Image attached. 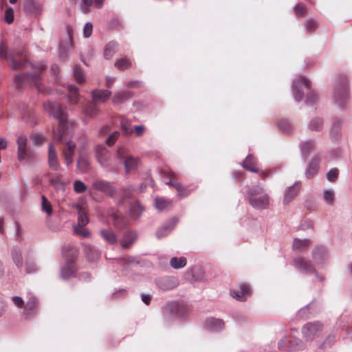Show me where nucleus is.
Returning <instances> with one entry per match:
<instances>
[{
    "label": "nucleus",
    "instance_id": "f257e3e1",
    "mask_svg": "<svg viewBox=\"0 0 352 352\" xmlns=\"http://www.w3.org/2000/svg\"><path fill=\"white\" fill-rule=\"evenodd\" d=\"M44 110L50 116H53L60 121L59 133L57 135V140L64 145L63 151L65 164L69 166L73 163V157L76 151V144L69 140L64 131L65 116L62 107L57 102L48 101L43 103Z\"/></svg>",
    "mask_w": 352,
    "mask_h": 352
},
{
    "label": "nucleus",
    "instance_id": "f03ea898",
    "mask_svg": "<svg viewBox=\"0 0 352 352\" xmlns=\"http://www.w3.org/2000/svg\"><path fill=\"white\" fill-rule=\"evenodd\" d=\"M305 90L307 91L306 104L308 105L315 104L317 102L318 96L314 91H310V82L304 77H300L293 81L292 91L296 101L302 100Z\"/></svg>",
    "mask_w": 352,
    "mask_h": 352
},
{
    "label": "nucleus",
    "instance_id": "7ed1b4c3",
    "mask_svg": "<svg viewBox=\"0 0 352 352\" xmlns=\"http://www.w3.org/2000/svg\"><path fill=\"white\" fill-rule=\"evenodd\" d=\"M0 58L6 60L10 67L14 70L27 68L29 65L32 66L22 53L8 52L3 43L0 44Z\"/></svg>",
    "mask_w": 352,
    "mask_h": 352
},
{
    "label": "nucleus",
    "instance_id": "20e7f679",
    "mask_svg": "<svg viewBox=\"0 0 352 352\" xmlns=\"http://www.w3.org/2000/svg\"><path fill=\"white\" fill-rule=\"evenodd\" d=\"M333 100L334 103L340 108H344L348 104L349 93L348 80L345 75L340 76L337 82L333 94Z\"/></svg>",
    "mask_w": 352,
    "mask_h": 352
},
{
    "label": "nucleus",
    "instance_id": "39448f33",
    "mask_svg": "<svg viewBox=\"0 0 352 352\" xmlns=\"http://www.w3.org/2000/svg\"><path fill=\"white\" fill-rule=\"evenodd\" d=\"M115 157L124 166L126 174L138 169L139 159L131 155L125 146H119L116 151Z\"/></svg>",
    "mask_w": 352,
    "mask_h": 352
},
{
    "label": "nucleus",
    "instance_id": "423d86ee",
    "mask_svg": "<svg viewBox=\"0 0 352 352\" xmlns=\"http://www.w3.org/2000/svg\"><path fill=\"white\" fill-rule=\"evenodd\" d=\"M45 68L46 65H42L39 68V71L36 70L32 72H28L26 73L25 75H17L14 79L15 87L17 89L22 88L25 84V80H27L30 83L38 87L41 79V74L39 73V72L45 69Z\"/></svg>",
    "mask_w": 352,
    "mask_h": 352
},
{
    "label": "nucleus",
    "instance_id": "0eeeda50",
    "mask_svg": "<svg viewBox=\"0 0 352 352\" xmlns=\"http://www.w3.org/2000/svg\"><path fill=\"white\" fill-rule=\"evenodd\" d=\"M18 146V159L20 162H32L34 160V155L32 151L27 147L28 138L25 135H20L16 140Z\"/></svg>",
    "mask_w": 352,
    "mask_h": 352
},
{
    "label": "nucleus",
    "instance_id": "6e6552de",
    "mask_svg": "<svg viewBox=\"0 0 352 352\" xmlns=\"http://www.w3.org/2000/svg\"><path fill=\"white\" fill-rule=\"evenodd\" d=\"M323 324L319 321L307 322L302 328L303 338L307 341L313 340L322 331Z\"/></svg>",
    "mask_w": 352,
    "mask_h": 352
},
{
    "label": "nucleus",
    "instance_id": "1a4fd4ad",
    "mask_svg": "<svg viewBox=\"0 0 352 352\" xmlns=\"http://www.w3.org/2000/svg\"><path fill=\"white\" fill-rule=\"evenodd\" d=\"M164 314L165 316H173L183 318L188 314L187 307L177 302H168L164 308Z\"/></svg>",
    "mask_w": 352,
    "mask_h": 352
},
{
    "label": "nucleus",
    "instance_id": "9d476101",
    "mask_svg": "<svg viewBox=\"0 0 352 352\" xmlns=\"http://www.w3.org/2000/svg\"><path fill=\"white\" fill-rule=\"evenodd\" d=\"M96 155L98 162L103 167L109 168L112 170L116 168V166L111 162L109 151L104 146L99 145L96 147Z\"/></svg>",
    "mask_w": 352,
    "mask_h": 352
},
{
    "label": "nucleus",
    "instance_id": "9b49d317",
    "mask_svg": "<svg viewBox=\"0 0 352 352\" xmlns=\"http://www.w3.org/2000/svg\"><path fill=\"white\" fill-rule=\"evenodd\" d=\"M294 267L303 274H311L315 272V267L311 261L302 256H298L293 260Z\"/></svg>",
    "mask_w": 352,
    "mask_h": 352
},
{
    "label": "nucleus",
    "instance_id": "f8f14e48",
    "mask_svg": "<svg viewBox=\"0 0 352 352\" xmlns=\"http://www.w3.org/2000/svg\"><path fill=\"white\" fill-rule=\"evenodd\" d=\"M157 287L163 291L173 289L179 285L178 279L174 276H163L155 280Z\"/></svg>",
    "mask_w": 352,
    "mask_h": 352
},
{
    "label": "nucleus",
    "instance_id": "ddd939ff",
    "mask_svg": "<svg viewBox=\"0 0 352 352\" xmlns=\"http://www.w3.org/2000/svg\"><path fill=\"white\" fill-rule=\"evenodd\" d=\"M38 301L34 296L30 297L27 301L23 316L25 320L34 317L37 314Z\"/></svg>",
    "mask_w": 352,
    "mask_h": 352
},
{
    "label": "nucleus",
    "instance_id": "4468645a",
    "mask_svg": "<svg viewBox=\"0 0 352 352\" xmlns=\"http://www.w3.org/2000/svg\"><path fill=\"white\" fill-rule=\"evenodd\" d=\"M47 162L50 168L53 170H58L60 168V163L58 159L56 147L52 143L48 145Z\"/></svg>",
    "mask_w": 352,
    "mask_h": 352
},
{
    "label": "nucleus",
    "instance_id": "2eb2a0df",
    "mask_svg": "<svg viewBox=\"0 0 352 352\" xmlns=\"http://www.w3.org/2000/svg\"><path fill=\"white\" fill-rule=\"evenodd\" d=\"M76 272V266L72 258L67 259L65 264L60 269V276L63 279H68L73 276Z\"/></svg>",
    "mask_w": 352,
    "mask_h": 352
},
{
    "label": "nucleus",
    "instance_id": "dca6fc26",
    "mask_svg": "<svg viewBox=\"0 0 352 352\" xmlns=\"http://www.w3.org/2000/svg\"><path fill=\"white\" fill-rule=\"evenodd\" d=\"M138 238V233L135 230H126L120 241V245L123 249L129 248L133 244Z\"/></svg>",
    "mask_w": 352,
    "mask_h": 352
},
{
    "label": "nucleus",
    "instance_id": "f3484780",
    "mask_svg": "<svg viewBox=\"0 0 352 352\" xmlns=\"http://www.w3.org/2000/svg\"><path fill=\"white\" fill-rule=\"evenodd\" d=\"M249 203L255 209L262 210L269 205V197L267 194H262L259 197L250 198Z\"/></svg>",
    "mask_w": 352,
    "mask_h": 352
},
{
    "label": "nucleus",
    "instance_id": "a211bd4d",
    "mask_svg": "<svg viewBox=\"0 0 352 352\" xmlns=\"http://www.w3.org/2000/svg\"><path fill=\"white\" fill-rule=\"evenodd\" d=\"M177 219L173 217L166 222L162 227L158 228L156 232V236L158 239H161L167 236L174 228L175 225L177 223Z\"/></svg>",
    "mask_w": 352,
    "mask_h": 352
},
{
    "label": "nucleus",
    "instance_id": "6ab92c4d",
    "mask_svg": "<svg viewBox=\"0 0 352 352\" xmlns=\"http://www.w3.org/2000/svg\"><path fill=\"white\" fill-rule=\"evenodd\" d=\"M93 186L97 190L104 192L110 197H113L116 193V188L111 185L110 182L107 181L97 180L94 182Z\"/></svg>",
    "mask_w": 352,
    "mask_h": 352
},
{
    "label": "nucleus",
    "instance_id": "aec40b11",
    "mask_svg": "<svg viewBox=\"0 0 352 352\" xmlns=\"http://www.w3.org/2000/svg\"><path fill=\"white\" fill-rule=\"evenodd\" d=\"M224 322L218 318H210L206 320L204 327L211 331H220L224 329Z\"/></svg>",
    "mask_w": 352,
    "mask_h": 352
},
{
    "label": "nucleus",
    "instance_id": "412c9836",
    "mask_svg": "<svg viewBox=\"0 0 352 352\" xmlns=\"http://www.w3.org/2000/svg\"><path fill=\"white\" fill-rule=\"evenodd\" d=\"M99 234L102 239L111 245H116L118 242V237L116 233L111 229H102Z\"/></svg>",
    "mask_w": 352,
    "mask_h": 352
},
{
    "label": "nucleus",
    "instance_id": "4be33fe9",
    "mask_svg": "<svg viewBox=\"0 0 352 352\" xmlns=\"http://www.w3.org/2000/svg\"><path fill=\"white\" fill-rule=\"evenodd\" d=\"M250 292L248 285L241 284L239 289H233L230 291L231 296L239 301H244L246 300V295Z\"/></svg>",
    "mask_w": 352,
    "mask_h": 352
},
{
    "label": "nucleus",
    "instance_id": "5701e85b",
    "mask_svg": "<svg viewBox=\"0 0 352 352\" xmlns=\"http://www.w3.org/2000/svg\"><path fill=\"white\" fill-rule=\"evenodd\" d=\"M111 92L109 90L95 89L91 92L92 99L95 104L107 101L111 96Z\"/></svg>",
    "mask_w": 352,
    "mask_h": 352
},
{
    "label": "nucleus",
    "instance_id": "b1692460",
    "mask_svg": "<svg viewBox=\"0 0 352 352\" xmlns=\"http://www.w3.org/2000/svg\"><path fill=\"white\" fill-rule=\"evenodd\" d=\"M300 182H296L292 186L287 188L283 200L285 204L289 203L297 195L300 189Z\"/></svg>",
    "mask_w": 352,
    "mask_h": 352
},
{
    "label": "nucleus",
    "instance_id": "393cba45",
    "mask_svg": "<svg viewBox=\"0 0 352 352\" xmlns=\"http://www.w3.org/2000/svg\"><path fill=\"white\" fill-rule=\"evenodd\" d=\"M144 210V207L138 201L131 203L129 207V216L131 219L134 220L138 219L142 215Z\"/></svg>",
    "mask_w": 352,
    "mask_h": 352
},
{
    "label": "nucleus",
    "instance_id": "a878e982",
    "mask_svg": "<svg viewBox=\"0 0 352 352\" xmlns=\"http://www.w3.org/2000/svg\"><path fill=\"white\" fill-rule=\"evenodd\" d=\"M319 167V159L314 157L308 164L307 168L305 171V176L307 179L312 178L318 173Z\"/></svg>",
    "mask_w": 352,
    "mask_h": 352
},
{
    "label": "nucleus",
    "instance_id": "bb28decb",
    "mask_svg": "<svg viewBox=\"0 0 352 352\" xmlns=\"http://www.w3.org/2000/svg\"><path fill=\"white\" fill-rule=\"evenodd\" d=\"M50 182L57 190H64L66 183L61 180V175L49 173Z\"/></svg>",
    "mask_w": 352,
    "mask_h": 352
},
{
    "label": "nucleus",
    "instance_id": "cd10ccee",
    "mask_svg": "<svg viewBox=\"0 0 352 352\" xmlns=\"http://www.w3.org/2000/svg\"><path fill=\"white\" fill-rule=\"evenodd\" d=\"M112 219L114 226L118 229H122L129 226L128 219L120 213L113 214Z\"/></svg>",
    "mask_w": 352,
    "mask_h": 352
},
{
    "label": "nucleus",
    "instance_id": "c85d7f7f",
    "mask_svg": "<svg viewBox=\"0 0 352 352\" xmlns=\"http://www.w3.org/2000/svg\"><path fill=\"white\" fill-rule=\"evenodd\" d=\"M11 255L15 265L18 268H21L23 266V258L21 248L17 246L13 247L11 250Z\"/></svg>",
    "mask_w": 352,
    "mask_h": 352
},
{
    "label": "nucleus",
    "instance_id": "c756f323",
    "mask_svg": "<svg viewBox=\"0 0 352 352\" xmlns=\"http://www.w3.org/2000/svg\"><path fill=\"white\" fill-rule=\"evenodd\" d=\"M255 164L256 161L252 155H248L242 162V166L245 170L253 173H258V169L254 166Z\"/></svg>",
    "mask_w": 352,
    "mask_h": 352
},
{
    "label": "nucleus",
    "instance_id": "7c9ffc66",
    "mask_svg": "<svg viewBox=\"0 0 352 352\" xmlns=\"http://www.w3.org/2000/svg\"><path fill=\"white\" fill-rule=\"evenodd\" d=\"M313 257L318 263H322L327 258V250L323 246L316 248L313 252Z\"/></svg>",
    "mask_w": 352,
    "mask_h": 352
},
{
    "label": "nucleus",
    "instance_id": "2f4dec72",
    "mask_svg": "<svg viewBox=\"0 0 352 352\" xmlns=\"http://www.w3.org/2000/svg\"><path fill=\"white\" fill-rule=\"evenodd\" d=\"M77 167L82 173L87 172L89 168V162L85 154L82 152L79 153V158L77 162Z\"/></svg>",
    "mask_w": 352,
    "mask_h": 352
},
{
    "label": "nucleus",
    "instance_id": "473e14b6",
    "mask_svg": "<svg viewBox=\"0 0 352 352\" xmlns=\"http://www.w3.org/2000/svg\"><path fill=\"white\" fill-rule=\"evenodd\" d=\"M314 146L315 142L312 140L304 142L300 144L301 155L304 161L307 160L309 153L314 148Z\"/></svg>",
    "mask_w": 352,
    "mask_h": 352
},
{
    "label": "nucleus",
    "instance_id": "72a5a7b5",
    "mask_svg": "<svg viewBox=\"0 0 352 352\" xmlns=\"http://www.w3.org/2000/svg\"><path fill=\"white\" fill-rule=\"evenodd\" d=\"M118 50V44L116 42L111 41L104 47V56L105 58L110 59Z\"/></svg>",
    "mask_w": 352,
    "mask_h": 352
},
{
    "label": "nucleus",
    "instance_id": "f704fd0d",
    "mask_svg": "<svg viewBox=\"0 0 352 352\" xmlns=\"http://www.w3.org/2000/svg\"><path fill=\"white\" fill-rule=\"evenodd\" d=\"M304 348V344L302 340L298 338H292L289 341V344L287 347V351H292L297 350H302Z\"/></svg>",
    "mask_w": 352,
    "mask_h": 352
},
{
    "label": "nucleus",
    "instance_id": "c9c22d12",
    "mask_svg": "<svg viewBox=\"0 0 352 352\" xmlns=\"http://www.w3.org/2000/svg\"><path fill=\"white\" fill-rule=\"evenodd\" d=\"M342 124V120L340 118H334L333 124L330 131L332 138L336 139L340 135V131Z\"/></svg>",
    "mask_w": 352,
    "mask_h": 352
},
{
    "label": "nucleus",
    "instance_id": "e433bc0d",
    "mask_svg": "<svg viewBox=\"0 0 352 352\" xmlns=\"http://www.w3.org/2000/svg\"><path fill=\"white\" fill-rule=\"evenodd\" d=\"M23 10L28 14H34L38 10V6L34 0H25L23 3Z\"/></svg>",
    "mask_w": 352,
    "mask_h": 352
},
{
    "label": "nucleus",
    "instance_id": "4c0bfd02",
    "mask_svg": "<svg viewBox=\"0 0 352 352\" xmlns=\"http://www.w3.org/2000/svg\"><path fill=\"white\" fill-rule=\"evenodd\" d=\"M78 209V224L86 226L89 223V218L87 216V213L85 208H83L80 206H77Z\"/></svg>",
    "mask_w": 352,
    "mask_h": 352
},
{
    "label": "nucleus",
    "instance_id": "58836bf2",
    "mask_svg": "<svg viewBox=\"0 0 352 352\" xmlns=\"http://www.w3.org/2000/svg\"><path fill=\"white\" fill-rule=\"evenodd\" d=\"M85 252L89 259L92 261L98 259L100 255L98 250L91 245H85Z\"/></svg>",
    "mask_w": 352,
    "mask_h": 352
},
{
    "label": "nucleus",
    "instance_id": "ea45409f",
    "mask_svg": "<svg viewBox=\"0 0 352 352\" xmlns=\"http://www.w3.org/2000/svg\"><path fill=\"white\" fill-rule=\"evenodd\" d=\"M155 206L158 210L162 211L171 206V201L163 197H156L155 199Z\"/></svg>",
    "mask_w": 352,
    "mask_h": 352
},
{
    "label": "nucleus",
    "instance_id": "a19ab883",
    "mask_svg": "<svg viewBox=\"0 0 352 352\" xmlns=\"http://www.w3.org/2000/svg\"><path fill=\"white\" fill-rule=\"evenodd\" d=\"M133 94L129 91H122L117 93L113 97V102L116 103H122L132 97Z\"/></svg>",
    "mask_w": 352,
    "mask_h": 352
},
{
    "label": "nucleus",
    "instance_id": "79ce46f5",
    "mask_svg": "<svg viewBox=\"0 0 352 352\" xmlns=\"http://www.w3.org/2000/svg\"><path fill=\"white\" fill-rule=\"evenodd\" d=\"M310 245V240L307 239H295L293 242V248L296 250L301 251L307 248Z\"/></svg>",
    "mask_w": 352,
    "mask_h": 352
},
{
    "label": "nucleus",
    "instance_id": "37998d69",
    "mask_svg": "<svg viewBox=\"0 0 352 352\" xmlns=\"http://www.w3.org/2000/svg\"><path fill=\"white\" fill-rule=\"evenodd\" d=\"M69 92V99L71 103L76 104L79 100V94H78V88L72 85H69L67 87Z\"/></svg>",
    "mask_w": 352,
    "mask_h": 352
},
{
    "label": "nucleus",
    "instance_id": "c03bdc74",
    "mask_svg": "<svg viewBox=\"0 0 352 352\" xmlns=\"http://www.w3.org/2000/svg\"><path fill=\"white\" fill-rule=\"evenodd\" d=\"M323 128V120L316 117L311 119L309 123V129L311 131H320Z\"/></svg>",
    "mask_w": 352,
    "mask_h": 352
},
{
    "label": "nucleus",
    "instance_id": "a18cd8bd",
    "mask_svg": "<svg viewBox=\"0 0 352 352\" xmlns=\"http://www.w3.org/2000/svg\"><path fill=\"white\" fill-rule=\"evenodd\" d=\"M323 199L327 205H333L335 201V191L333 189L324 190Z\"/></svg>",
    "mask_w": 352,
    "mask_h": 352
},
{
    "label": "nucleus",
    "instance_id": "49530a36",
    "mask_svg": "<svg viewBox=\"0 0 352 352\" xmlns=\"http://www.w3.org/2000/svg\"><path fill=\"white\" fill-rule=\"evenodd\" d=\"M170 264L174 269H180L186 265V258L184 256L173 257L170 261Z\"/></svg>",
    "mask_w": 352,
    "mask_h": 352
},
{
    "label": "nucleus",
    "instance_id": "de8ad7c7",
    "mask_svg": "<svg viewBox=\"0 0 352 352\" xmlns=\"http://www.w3.org/2000/svg\"><path fill=\"white\" fill-rule=\"evenodd\" d=\"M22 118L27 124L31 126H34L36 124V122L34 121V112L32 109H28L23 111L22 113Z\"/></svg>",
    "mask_w": 352,
    "mask_h": 352
},
{
    "label": "nucleus",
    "instance_id": "09e8293b",
    "mask_svg": "<svg viewBox=\"0 0 352 352\" xmlns=\"http://www.w3.org/2000/svg\"><path fill=\"white\" fill-rule=\"evenodd\" d=\"M98 109L95 103L88 104L84 110L85 116L90 118L95 117L98 114Z\"/></svg>",
    "mask_w": 352,
    "mask_h": 352
},
{
    "label": "nucleus",
    "instance_id": "8fccbe9b",
    "mask_svg": "<svg viewBox=\"0 0 352 352\" xmlns=\"http://www.w3.org/2000/svg\"><path fill=\"white\" fill-rule=\"evenodd\" d=\"M30 139L32 140V144L34 146H41L43 144L45 140V137L42 134L38 133H32L30 136Z\"/></svg>",
    "mask_w": 352,
    "mask_h": 352
},
{
    "label": "nucleus",
    "instance_id": "3c124183",
    "mask_svg": "<svg viewBox=\"0 0 352 352\" xmlns=\"http://www.w3.org/2000/svg\"><path fill=\"white\" fill-rule=\"evenodd\" d=\"M85 226H86L76 225L74 226V231L76 234L82 237H88L90 235V232Z\"/></svg>",
    "mask_w": 352,
    "mask_h": 352
},
{
    "label": "nucleus",
    "instance_id": "603ef678",
    "mask_svg": "<svg viewBox=\"0 0 352 352\" xmlns=\"http://www.w3.org/2000/svg\"><path fill=\"white\" fill-rule=\"evenodd\" d=\"M248 200H250V198L263 194V188L260 186H254L248 189Z\"/></svg>",
    "mask_w": 352,
    "mask_h": 352
},
{
    "label": "nucleus",
    "instance_id": "864d4df0",
    "mask_svg": "<svg viewBox=\"0 0 352 352\" xmlns=\"http://www.w3.org/2000/svg\"><path fill=\"white\" fill-rule=\"evenodd\" d=\"M73 76L75 80L79 83L85 80L83 72L78 65H75L73 68Z\"/></svg>",
    "mask_w": 352,
    "mask_h": 352
},
{
    "label": "nucleus",
    "instance_id": "5fc2aeb1",
    "mask_svg": "<svg viewBox=\"0 0 352 352\" xmlns=\"http://www.w3.org/2000/svg\"><path fill=\"white\" fill-rule=\"evenodd\" d=\"M339 175V170L337 168H331L326 174V178L331 182H334L337 180Z\"/></svg>",
    "mask_w": 352,
    "mask_h": 352
},
{
    "label": "nucleus",
    "instance_id": "6e6d98bb",
    "mask_svg": "<svg viewBox=\"0 0 352 352\" xmlns=\"http://www.w3.org/2000/svg\"><path fill=\"white\" fill-rule=\"evenodd\" d=\"M131 65V63L130 61L126 59V58H122L120 60H118L116 63H115V66L120 69V70H123V69H125L126 68H128L129 67H130Z\"/></svg>",
    "mask_w": 352,
    "mask_h": 352
},
{
    "label": "nucleus",
    "instance_id": "4d7b16f0",
    "mask_svg": "<svg viewBox=\"0 0 352 352\" xmlns=\"http://www.w3.org/2000/svg\"><path fill=\"white\" fill-rule=\"evenodd\" d=\"M172 186L174 188H175V189L177 190L179 196H181V197H186V196H187L188 195V192L186 191V190L178 182L174 180Z\"/></svg>",
    "mask_w": 352,
    "mask_h": 352
},
{
    "label": "nucleus",
    "instance_id": "13d9d810",
    "mask_svg": "<svg viewBox=\"0 0 352 352\" xmlns=\"http://www.w3.org/2000/svg\"><path fill=\"white\" fill-rule=\"evenodd\" d=\"M172 186L174 188H175V189L177 190L179 196H181V197H186V196H187L188 195V192L186 191V190L178 182L174 180Z\"/></svg>",
    "mask_w": 352,
    "mask_h": 352
},
{
    "label": "nucleus",
    "instance_id": "bf43d9fd",
    "mask_svg": "<svg viewBox=\"0 0 352 352\" xmlns=\"http://www.w3.org/2000/svg\"><path fill=\"white\" fill-rule=\"evenodd\" d=\"M87 186L81 181H76L74 183V190L77 193H82L87 190Z\"/></svg>",
    "mask_w": 352,
    "mask_h": 352
},
{
    "label": "nucleus",
    "instance_id": "052dcab7",
    "mask_svg": "<svg viewBox=\"0 0 352 352\" xmlns=\"http://www.w3.org/2000/svg\"><path fill=\"white\" fill-rule=\"evenodd\" d=\"M93 3H94L93 0H81L80 8L82 12L87 13Z\"/></svg>",
    "mask_w": 352,
    "mask_h": 352
},
{
    "label": "nucleus",
    "instance_id": "680f3d73",
    "mask_svg": "<svg viewBox=\"0 0 352 352\" xmlns=\"http://www.w3.org/2000/svg\"><path fill=\"white\" fill-rule=\"evenodd\" d=\"M42 210L49 215L52 213L51 204L45 196H42Z\"/></svg>",
    "mask_w": 352,
    "mask_h": 352
},
{
    "label": "nucleus",
    "instance_id": "e2e57ef3",
    "mask_svg": "<svg viewBox=\"0 0 352 352\" xmlns=\"http://www.w3.org/2000/svg\"><path fill=\"white\" fill-rule=\"evenodd\" d=\"M37 270V266L34 261L27 259L25 261V270L27 273L35 272Z\"/></svg>",
    "mask_w": 352,
    "mask_h": 352
},
{
    "label": "nucleus",
    "instance_id": "0e129e2a",
    "mask_svg": "<svg viewBox=\"0 0 352 352\" xmlns=\"http://www.w3.org/2000/svg\"><path fill=\"white\" fill-rule=\"evenodd\" d=\"M121 127L125 134H130L133 132L130 123L124 118H121Z\"/></svg>",
    "mask_w": 352,
    "mask_h": 352
},
{
    "label": "nucleus",
    "instance_id": "69168bd1",
    "mask_svg": "<svg viewBox=\"0 0 352 352\" xmlns=\"http://www.w3.org/2000/svg\"><path fill=\"white\" fill-rule=\"evenodd\" d=\"M5 21L10 24L14 21V12L12 8H8L5 12Z\"/></svg>",
    "mask_w": 352,
    "mask_h": 352
},
{
    "label": "nucleus",
    "instance_id": "338daca9",
    "mask_svg": "<svg viewBox=\"0 0 352 352\" xmlns=\"http://www.w3.org/2000/svg\"><path fill=\"white\" fill-rule=\"evenodd\" d=\"M120 135V133L118 131H114L109 136V138L106 140V144L111 146L113 145L116 141V140L118 138Z\"/></svg>",
    "mask_w": 352,
    "mask_h": 352
},
{
    "label": "nucleus",
    "instance_id": "774afa93",
    "mask_svg": "<svg viewBox=\"0 0 352 352\" xmlns=\"http://www.w3.org/2000/svg\"><path fill=\"white\" fill-rule=\"evenodd\" d=\"M294 12L297 15L302 16L306 14L307 9L304 4L300 3L295 6Z\"/></svg>",
    "mask_w": 352,
    "mask_h": 352
}]
</instances>
